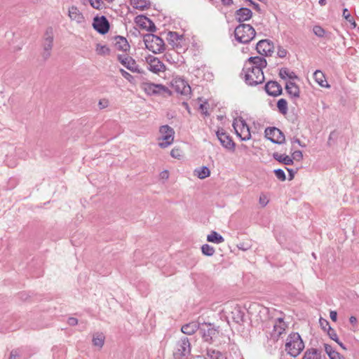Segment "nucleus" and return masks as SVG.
<instances>
[{
  "label": "nucleus",
  "mask_w": 359,
  "mask_h": 359,
  "mask_svg": "<svg viewBox=\"0 0 359 359\" xmlns=\"http://www.w3.org/2000/svg\"><path fill=\"white\" fill-rule=\"evenodd\" d=\"M273 88H276V90H283L281 84L273 81L267 82L264 86V90H271Z\"/></svg>",
  "instance_id": "nucleus-35"
},
{
  "label": "nucleus",
  "mask_w": 359,
  "mask_h": 359,
  "mask_svg": "<svg viewBox=\"0 0 359 359\" xmlns=\"http://www.w3.org/2000/svg\"><path fill=\"white\" fill-rule=\"evenodd\" d=\"M54 32L53 27H48L46 29L43 41H53Z\"/></svg>",
  "instance_id": "nucleus-36"
},
{
  "label": "nucleus",
  "mask_w": 359,
  "mask_h": 359,
  "mask_svg": "<svg viewBox=\"0 0 359 359\" xmlns=\"http://www.w3.org/2000/svg\"><path fill=\"white\" fill-rule=\"evenodd\" d=\"M167 39L170 43L175 46L180 43V41L182 39V36L175 32H169L168 33Z\"/></svg>",
  "instance_id": "nucleus-27"
},
{
  "label": "nucleus",
  "mask_w": 359,
  "mask_h": 359,
  "mask_svg": "<svg viewBox=\"0 0 359 359\" xmlns=\"http://www.w3.org/2000/svg\"><path fill=\"white\" fill-rule=\"evenodd\" d=\"M313 78L316 83L322 88H330L328 82L325 79L324 74L320 71L316 70L313 74Z\"/></svg>",
  "instance_id": "nucleus-23"
},
{
  "label": "nucleus",
  "mask_w": 359,
  "mask_h": 359,
  "mask_svg": "<svg viewBox=\"0 0 359 359\" xmlns=\"http://www.w3.org/2000/svg\"><path fill=\"white\" fill-rule=\"evenodd\" d=\"M292 98H297L299 97L300 91H287Z\"/></svg>",
  "instance_id": "nucleus-53"
},
{
  "label": "nucleus",
  "mask_w": 359,
  "mask_h": 359,
  "mask_svg": "<svg viewBox=\"0 0 359 359\" xmlns=\"http://www.w3.org/2000/svg\"><path fill=\"white\" fill-rule=\"evenodd\" d=\"M224 6H230L233 4V0H221Z\"/></svg>",
  "instance_id": "nucleus-64"
},
{
  "label": "nucleus",
  "mask_w": 359,
  "mask_h": 359,
  "mask_svg": "<svg viewBox=\"0 0 359 359\" xmlns=\"http://www.w3.org/2000/svg\"><path fill=\"white\" fill-rule=\"evenodd\" d=\"M329 329H330V331L328 333H329L330 338L334 340L335 341L338 342V337H337V335L335 333L334 330L331 329L330 327H329Z\"/></svg>",
  "instance_id": "nucleus-49"
},
{
  "label": "nucleus",
  "mask_w": 359,
  "mask_h": 359,
  "mask_svg": "<svg viewBox=\"0 0 359 359\" xmlns=\"http://www.w3.org/2000/svg\"><path fill=\"white\" fill-rule=\"evenodd\" d=\"M266 92L267 93L268 95L274 96V97L279 96V95H282V93H283V91H266Z\"/></svg>",
  "instance_id": "nucleus-55"
},
{
  "label": "nucleus",
  "mask_w": 359,
  "mask_h": 359,
  "mask_svg": "<svg viewBox=\"0 0 359 359\" xmlns=\"http://www.w3.org/2000/svg\"><path fill=\"white\" fill-rule=\"evenodd\" d=\"M252 17V11L247 8H241L236 11V18L239 22L248 20Z\"/></svg>",
  "instance_id": "nucleus-22"
},
{
  "label": "nucleus",
  "mask_w": 359,
  "mask_h": 359,
  "mask_svg": "<svg viewBox=\"0 0 359 359\" xmlns=\"http://www.w3.org/2000/svg\"><path fill=\"white\" fill-rule=\"evenodd\" d=\"M201 251L202 253L206 256H212L215 252V248L208 244L203 245L201 247Z\"/></svg>",
  "instance_id": "nucleus-34"
},
{
  "label": "nucleus",
  "mask_w": 359,
  "mask_h": 359,
  "mask_svg": "<svg viewBox=\"0 0 359 359\" xmlns=\"http://www.w3.org/2000/svg\"><path fill=\"white\" fill-rule=\"evenodd\" d=\"M108 104H109V101L106 99H101L98 103L99 107L101 109L107 107Z\"/></svg>",
  "instance_id": "nucleus-48"
},
{
  "label": "nucleus",
  "mask_w": 359,
  "mask_h": 359,
  "mask_svg": "<svg viewBox=\"0 0 359 359\" xmlns=\"http://www.w3.org/2000/svg\"><path fill=\"white\" fill-rule=\"evenodd\" d=\"M291 158H292V161L295 160L297 161H300L303 158V154L299 150L295 151L292 153Z\"/></svg>",
  "instance_id": "nucleus-43"
},
{
  "label": "nucleus",
  "mask_w": 359,
  "mask_h": 359,
  "mask_svg": "<svg viewBox=\"0 0 359 359\" xmlns=\"http://www.w3.org/2000/svg\"><path fill=\"white\" fill-rule=\"evenodd\" d=\"M287 54V51L284 48L279 47L278 48L277 55H278V57L283 58V57H286Z\"/></svg>",
  "instance_id": "nucleus-45"
},
{
  "label": "nucleus",
  "mask_w": 359,
  "mask_h": 359,
  "mask_svg": "<svg viewBox=\"0 0 359 359\" xmlns=\"http://www.w3.org/2000/svg\"><path fill=\"white\" fill-rule=\"evenodd\" d=\"M273 329L270 332V338L273 341H278L283 334H285L288 327V325L285 322L283 318H278L273 322Z\"/></svg>",
  "instance_id": "nucleus-8"
},
{
  "label": "nucleus",
  "mask_w": 359,
  "mask_h": 359,
  "mask_svg": "<svg viewBox=\"0 0 359 359\" xmlns=\"http://www.w3.org/2000/svg\"><path fill=\"white\" fill-rule=\"evenodd\" d=\"M245 313L244 311L240 306L236 305L231 311V318L232 320L238 323L241 324L243 322Z\"/></svg>",
  "instance_id": "nucleus-20"
},
{
  "label": "nucleus",
  "mask_w": 359,
  "mask_h": 359,
  "mask_svg": "<svg viewBox=\"0 0 359 359\" xmlns=\"http://www.w3.org/2000/svg\"><path fill=\"white\" fill-rule=\"evenodd\" d=\"M292 144L296 143V144H297L298 145H299L302 147H306V145L304 144H302V142L298 138H293L292 140Z\"/></svg>",
  "instance_id": "nucleus-59"
},
{
  "label": "nucleus",
  "mask_w": 359,
  "mask_h": 359,
  "mask_svg": "<svg viewBox=\"0 0 359 359\" xmlns=\"http://www.w3.org/2000/svg\"><path fill=\"white\" fill-rule=\"evenodd\" d=\"M232 126L236 135L239 137L241 140L247 141L251 138L250 128L243 118H235Z\"/></svg>",
  "instance_id": "nucleus-7"
},
{
  "label": "nucleus",
  "mask_w": 359,
  "mask_h": 359,
  "mask_svg": "<svg viewBox=\"0 0 359 359\" xmlns=\"http://www.w3.org/2000/svg\"><path fill=\"white\" fill-rule=\"evenodd\" d=\"M277 107L282 114H286L287 112V102L285 99H280L277 102Z\"/></svg>",
  "instance_id": "nucleus-33"
},
{
  "label": "nucleus",
  "mask_w": 359,
  "mask_h": 359,
  "mask_svg": "<svg viewBox=\"0 0 359 359\" xmlns=\"http://www.w3.org/2000/svg\"><path fill=\"white\" fill-rule=\"evenodd\" d=\"M118 60L125 67L131 72H137L138 69L136 62L131 57L127 55L126 54L118 55Z\"/></svg>",
  "instance_id": "nucleus-16"
},
{
  "label": "nucleus",
  "mask_w": 359,
  "mask_h": 359,
  "mask_svg": "<svg viewBox=\"0 0 359 359\" xmlns=\"http://www.w3.org/2000/svg\"><path fill=\"white\" fill-rule=\"evenodd\" d=\"M170 86L174 90H186L187 88L191 90L188 81L180 76H173Z\"/></svg>",
  "instance_id": "nucleus-15"
},
{
  "label": "nucleus",
  "mask_w": 359,
  "mask_h": 359,
  "mask_svg": "<svg viewBox=\"0 0 359 359\" xmlns=\"http://www.w3.org/2000/svg\"><path fill=\"white\" fill-rule=\"evenodd\" d=\"M255 306H257L258 308H259V313H268V309L265 307H262L260 306L259 305H255Z\"/></svg>",
  "instance_id": "nucleus-61"
},
{
  "label": "nucleus",
  "mask_w": 359,
  "mask_h": 359,
  "mask_svg": "<svg viewBox=\"0 0 359 359\" xmlns=\"http://www.w3.org/2000/svg\"><path fill=\"white\" fill-rule=\"evenodd\" d=\"M130 4L135 8L144 9L149 5V2L147 0H130Z\"/></svg>",
  "instance_id": "nucleus-30"
},
{
  "label": "nucleus",
  "mask_w": 359,
  "mask_h": 359,
  "mask_svg": "<svg viewBox=\"0 0 359 359\" xmlns=\"http://www.w3.org/2000/svg\"><path fill=\"white\" fill-rule=\"evenodd\" d=\"M200 109L205 114H207V107H205V104H201L199 106Z\"/></svg>",
  "instance_id": "nucleus-63"
},
{
  "label": "nucleus",
  "mask_w": 359,
  "mask_h": 359,
  "mask_svg": "<svg viewBox=\"0 0 359 359\" xmlns=\"http://www.w3.org/2000/svg\"><path fill=\"white\" fill-rule=\"evenodd\" d=\"M313 31L319 37H323L325 34V30L320 26H314Z\"/></svg>",
  "instance_id": "nucleus-42"
},
{
  "label": "nucleus",
  "mask_w": 359,
  "mask_h": 359,
  "mask_svg": "<svg viewBox=\"0 0 359 359\" xmlns=\"http://www.w3.org/2000/svg\"><path fill=\"white\" fill-rule=\"evenodd\" d=\"M286 170L289 172V180H292L294 178L295 172L292 169L287 168H286Z\"/></svg>",
  "instance_id": "nucleus-58"
},
{
  "label": "nucleus",
  "mask_w": 359,
  "mask_h": 359,
  "mask_svg": "<svg viewBox=\"0 0 359 359\" xmlns=\"http://www.w3.org/2000/svg\"><path fill=\"white\" fill-rule=\"evenodd\" d=\"M170 156L177 159H180L182 156V151L180 148L175 147L170 151Z\"/></svg>",
  "instance_id": "nucleus-38"
},
{
  "label": "nucleus",
  "mask_w": 359,
  "mask_h": 359,
  "mask_svg": "<svg viewBox=\"0 0 359 359\" xmlns=\"http://www.w3.org/2000/svg\"><path fill=\"white\" fill-rule=\"evenodd\" d=\"M194 175L197 176L199 179L203 180L210 176V171L208 167L202 166L201 168L195 169Z\"/></svg>",
  "instance_id": "nucleus-25"
},
{
  "label": "nucleus",
  "mask_w": 359,
  "mask_h": 359,
  "mask_svg": "<svg viewBox=\"0 0 359 359\" xmlns=\"http://www.w3.org/2000/svg\"><path fill=\"white\" fill-rule=\"evenodd\" d=\"M246 1L250 2L253 8L257 11L259 10V6L258 4L253 2L252 0H245Z\"/></svg>",
  "instance_id": "nucleus-62"
},
{
  "label": "nucleus",
  "mask_w": 359,
  "mask_h": 359,
  "mask_svg": "<svg viewBox=\"0 0 359 359\" xmlns=\"http://www.w3.org/2000/svg\"><path fill=\"white\" fill-rule=\"evenodd\" d=\"M279 76L285 84V90H291L292 88L299 89V87L297 85L299 78L296 76L294 72L289 70L287 68H282L280 69Z\"/></svg>",
  "instance_id": "nucleus-6"
},
{
  "label": "nucleus",
  "mask_w": 359,
  "mask_h": 359,
  "mask_svg": "<svg viewBox=\"0 0 359 359\" xmlns=\"http://www.w3.org/2000/svg\"><path fill=\"white\" fill-rule=\"evenodd\" d=\"M207 356L209 359H226L224 354L215 350H209Z\"/></svg>",
  "instance_id": "nucleus-32"
},
{
  "label": "nucleus",
  "mask_w": 359,
  "mask_h": 359,
  "mask_svg": "<svg viewBox=\"0 0 359 359\" xmlns=\"http://www.w3.org/2000/svg\"><path fill=\"white\" fill-rule=\"evenodd\" d=\"M53 42L50 41H43V50H51L53 48Z\"/></svg>",
  "instance_id": "nucleus-46"
},
{
  "label": "nucleus",
  "mask_w": 359,
  "mask_h": 359,
  "mask_svg": "<svg viewBox=\"0 0 359 359\" xmlns=\"http://www.w3.org/2000/svg\"><path fill=\"white\" fill-rule=\"evenodd\" d=\"M160 176L161 179L167 180L169 177V172L168 170H163L161 172Z\"/></svg>",
  "instance_id": "nucleus-56"
},
{
  "label": "nucleus",
  "mask_w": 359,
  "mask_h": 359,
  "mask_svg": "<svg viewBox=\"0 0 359 359\" xmlns=\"http://www.w3.org/2000/svg\"><path fill=\"white\" fill-rule=\"evenodd\" d=\"M217 137L219 140L221 144L228 150H233L235 144L231 137L225 133L222 129L218 130L217 132Z\"/></svg>",
  "instance_id": "nucleus-12"
},
{
  "label": "nucleus",
  "mask_w": 359,
  "mask_h": 359,
  "mask_svg": "<svg viewBox=\"0 0 359 359\" xmlns=\"http://www.w3.org/2000/svg\"><path fill=\"white\" fill-rule=\"evenodd\" d=\"M104 342V336L102 333H95L93 337V344L95 346L102 348Z\"/></svg>",
  "instance_id": "nucleus-29"
},
{
  "label": "nucleus",
  "mask_w": 359,
  "mask_h": 359,
  "mask_svg": "<svg viewBox=\"0 0 359 359\" xmlns=\"http://www.w3.org/2000/svg\"><path fill=\"white\" fill-rule=\"evenodd\" d=\"M50 54H51V50H43V52L41 53V56L44 60H46L47 59H48L50 57Z\"/></svg>",
  "instance_id": "nucleus-51"
},
{
  "label": "nucleus",
  "mask_w": 359,
  "mask_h": 359,
  "mask_svg": "<svg viewBox=\"0 0 359 359\" xmlns=\"http://www.w3.org/2000/svg\"><path fill=\"white\" fill-rule=\"evenodd\" d=\"M329 358L330 359H344V358L337 351Z\"/></svg>",
  "instance_id": "nucleus-57"
},
{
  "label": "nucleus",
  "mask_w": 359,
  "mask_h": 359,
  "mask_svg": "<svg viewBox=\"0 0 359 359\" xmlns=\"http://www.w3.org/2000/svg\"><path fill=\"white\" fill-rule=\"evenodd\" d=\"M273 44L267 39L259 41L256 46L257 52L264 56L270 55L273 51Z\"/></svg>",
  "instance_id": "nucleus-13"
},
{
  "label": "nucleus",
  "mask_w": 359,
  "mask_h": 359,
  "mask_svg": "<svg viewBox=\"0 0 359 359\" xmlns=\"http://www.w3.org/2000/svg\"><path fill=\"white\" fill-rule=\"evenodd\" d=\"M274 173L276 177L280 181H285L286 179V176L285 172L282 169H276L274 170Z\"/></svg>",
  "instance_id": "nucleus-41"
},
{
  "label": "nucleus",
  "mask_w": 359,
  "mask_h": 359,
  "mask_svg": "<svg viewBox=\"0 0 359 359\" xmlns=\"http://www.w3.org/2000/svg\"><path fill=\"white\" fill-rule=\"evenodd\" d=\"M350 323L353 326H357V318L355 316H351L349 318Z\"/></svg>",
  "instance_id": "nucleus-60"
},
{
  "label": "nucleus",
  "mask_w": 359,
  "mask_h": 359,
  "mask_svg": "<svg viewBox=\"0 0 359 359\" xmlns=\"http://www.w3.org/2000/svg\"><path fill=\"white\" fill-rule=\"evenodd\" d=\"M343 17L351 24L353 27L355 28L356 27V23L353 18L351 16L347 8H344L343 10Z\"/></svg>",
  "instance_id": "nucleus-37"
},
{
  "label": "nucleus",
  "mask_w": 359,
  "mask_h": 359,
  "mask_svg": "<svg viewBox=\"0 0 359 359\" xmlns=\"http://www.w3.org/2000/svg\"><path fill=\"white\" fill-rule=\"evenodd\" d=\"M120 72H121L122 76L124 77L126 79H127L128 81H129L130 82L133 81V77L128 72H127L126 71H125L122 69H120Z\"/></svg>",
  "instance_id": "nucleus-47"
},
{
  "label": "nucleus",
  "mask_w": 359,
  "mask_h": 359,
  "mask_svg": "<svg viewBox=\"0 0 359 359\" xmlns=\"http://www.w3.org/2000/svg\"><path fill=\"white\" fill-rule=\"evenodd\" d=\"M269 202L266 194H261L259 198V203L262 207H265Z\"/></svg>",
  "instance_id": "nucleus-40"
},
{
  "label": "nucleus",
  "mask_w": 359,
  "mask_h": 359,
  "mask_svg": "<svg viewBox=\"0 0 359 359\" xmlns=\"http://www.w3.org/2000/svg\"><path fill=\"white\" fill-rule=\"evenodd\" d=\"M323 346L325 351L329 357L332 356V355H333L336 352V351L334 350V348L330 345L324 344Z\"/></svg>",
  "instance_id": "nucleus-44"
},
{
  "label": "nucleus",
  "mask_w": 359,
  "mask_h": 359,
  "mask_svg": "<svg viewBox=\"0 0 359 359\" xmlns=\"http://www.w3.org/2000/svg\"><path fill=\"white\" fill-rule=\"evenodd\" d=\"M330 317L334 322L337 320V313L335 311H331L330 313Z\"/></svg>",
  "instance_id": "nucleus-54"
},
{
  "label": "nucleus",
  "mask_w": 359,
  "mask_h": 359,
  "mask_svg": "<svg viewBox=\"0 0 359 359\" xmlns=\"http://www.w3.org/2000/svg\"><path fill=\"white\" fill-rule=\"evenodd\" d=\"M67 323L71 326H74L78 323V320L76 318H69L67 320Z\"/></svg>",
  "instance_id": "nucleus-52"
},
{
  "label": "nucleus",
  "mask_w": 359,
  "mask_h": 359,
  "mask_svg": "<svg viewBox=\"0 0 359 359\" xmlns=\"http://www.w3.org/2000/svg\"><path fill=\"white\" fill-rule=\"evenodd\" d=\"M256 32L252 26L248 24H241L234 30L235 39L241 43H248L255 36Z\"/></svg>",
  "instance_id": "nucleus-3"
},
{
  "label": "nucleus",
  "mask_w": 359,
  "mask_h": 359,
  "mask_svg": "<svg viewBox=\"0 0 359 359\" xmlns=\"http://www.w3.org/2000/svg\"><path fill=\"white\" fill-rule=\"evenodd\" d=\"M20 356L18 350H13L11 352L9 359H20Z\"/></svg>",
  "instance_id": "nucleus-50"
},
{
  "label": "nucleus",
  "mask_w": 359,
  "mask_h": 359,
  "mask_svg": "<svg viewBox=\"0 0 359 359\" xmlns=\"http://www.w3.org/2000/svg\"><path fill=\"white\" fill-rule=\"evenodd\" d=\"M68 16L69 17L72 21H74L78 24L82 23L84 22V17L82 13L79 11V9L72 6L68 9Z\"/></svg>",
  "instance_id": "nucleus-17"
},
{
  "label": "nucleus",
  "mask_w": 359,
  "mask_h": 359,
  "mask_svg": "<svg viewBox=\"0 0 359 359\" xmlns=\"http://www.w3.org/2000/svg\"><path fill=\"white\" fill-rule=\"evenodd\" d=\"M148 69L154 72L158 73L165 70L164 64L156 57L149 55L147 57Z\"/></svg>",
  "instance_id": "nucleus-11"
},
{
  "label": "nucleus",
  "mask_w": 359,
  "mask_h": 359,
  "mask_svg": "<svg viewBox=\"0 0 359 359\" xmlns=\"http://www.w3.org/2000/svg\"><path fill=\"white\" fill-rule=\"evenodd\" d=\"M93 26L94 29L100 34L107 33L109 28V22L107 18L104 16L95 18Z\"/></svg>",
  "instance_id": "nucleus-14"
},
{
  "label": "nucleus",
  "mask_w": 359,
  "mask_h": 359,
  "mask_svg": "<svg viewBox=\"0 0 359 359\" xmlns=\"http://www.w3.org/2000/svg\"><path fill=\"white\" fill-rule=\"evenodd\" d=\"M95 51L100 55H107L110 53L109 48L106 45L100 43L96 45Z\"/></svg>",
  "instance_id": "nucleus-31"
},
{
  "label": "nucleus",
  "mask_w": 359,
  "mask_h": 359,
  "mask_svg": "<svg viewBox=\"0 0 359 359\" xmlns=\"http://www.w3.org/2000/svg\"><path fill=\"white\" fill-rule=\"evenodd\" d=\"M143 40L146 48L154 53H160L165 50L163 40L156 35L147 34Z\"/></svg>",
  "instance_id": "nucleus-5"
},
{
  "label": "nucleus",
  "mask_w": 359,
  "mask_h": 359,
  "mask_svg": "<svg viewBox=\"0 0 359 359\" xmlns=\"http://www.w3.org/2000/svg\"><path fill=\"white\" fill-rule=\"evenodd\" d=\"M135 22L138 25L149 31H154L155 29L154 24L145 16L139 15L136 17Z\"/></svg>",
  "instance_id": "nucleus-19"
},
{
  "label": "nucleus",
  "mask_w": 359,
  "mask_h": 359,
  "mask_svg": "<svg viewBox=\"0 0 359 359\" xmlns=\"http://www.w3.org/2000/svg\"><path fill=\"white\" fill-rule=\"evenodd\" d=\"M199 325L196 322H191L189 323L185 324L181 328V331L188 335H191L194 334L198 329Z\"/></svg>",
  "instance_id": "nucleus-24"
},
{
  "label": "nucleus",
  "mask_w": 359,
  "mask_h": 359,
  "mask_svg": "<svg viewBox=\"0 0 359 359\" xmlns=\"http://www.w3.org/2000/svg\"><path fill=\"white\" fill-rule=\"evenodd\" d=\"M190 353V342L187 337H182L176 344L174 357L175 359H182L183 357L189 355Z\"/></svg>",
  "instance_id": "nucleus-9"
},
{
  "label": "nucleus",
  "mask_w": 359,
  "mask_h": 359,
  "mask_svg": "<svg viewBox=\"0 0 359 359\" xmlns=\"http://www.w3.org/2000/svg\"><path fill=\"white\" fill-rule=\"evenodd\" d=\"M304 347V343L299 333L292 332L287 337L285 351L290 356L294 358L298 356Z\"/></svg>",
  "instance_id": "nucleus-2"
},
{
  "label": "nucleus",
  "mask_w": 359,
  "mask_h": 359,
  "mask_svg": "<svg viewBox=\"0 0 359 359\" xmlns=\"http://www.w3.org/2000/svg\"><path fill=\"white\" fill-rule=\"evenodd\" d=\"M302 359H325V357L321 349L311 348L305 351Z\"/></svg>",
  "instance_id": "nucleus-18"
},
{
  "label": "nucleus",
  "mask_w": 359,
  "mask_h": 359,
  "mask_svg": "<svg viewBox=\"0 0 359 359\" xmlns=\"http://www.w3.org/2000/svg\"><path fill=\"white\" fill-rule=\"evenodd\" d=\"M265 137L273 143L280 144L285 142V136L277 128H267L264 131Z\"/></svg>",
  "instance_id": "nucleus-10"
},
{
  "label": "nucleus",
  "mask_w": 359,
  "mask_h": 359,
  "mask_svg": "<svg viewBox=\"0 0 359 359\" xmlns=\"http://www.w3.org/2000/svg\"><path fill=\"white\" fill-rule=\"evenodd\" d=\"M265 58L255 56L250 57L245 62L242 74L248 86H254L262 83L264 81L263 69L266 67Z\"/></svg>",
  "instance_id": "nucleus-1"
},
{
  "label": "nucleus",
  "mask_w": 359,
  "mask_h": 359,
  "mask_svg": "<svg viewBox=\"0 0 359 359\" xmlns=\"http://www.w3.org/2000/svg\"><path fill=\"white\" fill-rule=\"evenodd\" d=\"M159 135L158 137V146L162 149H165L170 146L175 138V130L168 125H163L159 128Z\"/></svg>",
  "instance_id": "nucleus-4"
},
{
  "label": "nucleus",
  "mask_w": 359,
  "mask_h": 359,
  "mask_svg": "<svg viewBox=\"0 0 359 359\" xmlns=\"http://www.w3.org/2000/svg\"><path fill=\"white\" fill-rule=\"evenodd\" d=\"M273 158L278 162L283 163L287 165L293 164L292 158L285 154L275 153L273 154Z\"/></svg>",
  "instance_id": "nucleus-26"
},
{
  "label": "nucleus",
  "mask_w": 359,
  "mask_h": 359,
  "mask_svg": "<svg viewBox=\"0 0 359 359\" xmlns=\"http://www.w3.org/2000/svg\"><path fill=\"white\" fill-rule=\"evenodd\" d=\"M207 241L210 243L219 244L224 242V238L216 231H212L210 234L208 235Z\"/></svg>",
  "instance_id": "nucleus-28"
},
{
  "label": "nucleus",
  "mask_w": 359,
  "mask_h": 359,
  "mask_svg": "<svg viewBox=\"0 0 359 359\" xmlns=\"http://www.w3.org/2000/svg\"><path fill=\"white\" fill-rule=\"evenodd\" d=\"M114 46L117 50L126 52L130 49V46L126 38L118 36L114 39Z\"/></svg>",
  "instance_id": "nucleus-21"
},
{
  "label": "nucleus",
  "mask_w": 359,
  "mask_h": 359,
  "mask_svg": "<svg viewBox=\"0 0 359 359\" xmlns=\"http://www.w3.org/2000/svg\"><path fill=\"white\" fill-rule=\"evenodd\" d=\"M89 2L96 9H101L104 6L103 0H89Z\"/></svg>",
  "instance_id": "nucleus-39"
}]
</instances>
